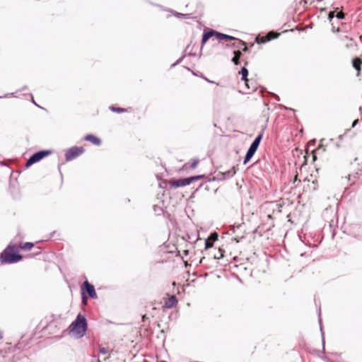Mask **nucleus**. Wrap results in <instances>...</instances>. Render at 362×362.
Here are the masks:
<instances>
[{"mask_svg": "<svg viewBox=\"0 0 362 362\" xmlns=\"http://www.w3.org/2000/svg\"><path fill=\"white\" fill-rule=\"evenodd\" d=\"M23 256L18 252L14 245L10 243L0 254V261L2 264H13L22 260Z\"/></svg>", "mask_w": 362, "mask_h": 362, "instance_id": "f257e3e1", "label": "nucleus"}, {"mask_svg": "<svg viewBox=\"0 0 362 362\" xmlns=\"http://www.w3.org/2000/svg\"><path fill=\"white\" fill-rule=\"evenodd\" d=\"M88 329L86 318L81 314H78L76 319L69 326V333H72L76 338L83 337Z\"/></svg>", "mask_w": 362, "mask_h": 362, "instance_id": "f03ea898", "label": "nucleus"}, {"mask_svg": "<svg viewBox=\"0 0 362 362\" xmlns=\"http://www.w3.org/2000/svg\"><path fill=\"white\" fill-rule=\"evenodd\" d=\"M81 292L83 303H86L88 298L91 299H96L98 298L94 286L87 280L83 283Z\"/></svg>", "mask_w": 362, "mask_h": 362, "instance_id": "7ed1b4c3", "label": "nucleus"}, {"mask_svg": "<svg viewBox=\"0 0 362 362\" xmlns=\"http://www.w3.org/2000/svg\"><path fill=\"white\" fill-rule=\"evenodd\" d=\"M51 153H52V151L49 150H40L39 151L34 153L27 160L25 166L26 168H29L34 163L39 162L40 160L43 159L45 157L49 156Z\"/></svg>", "mask_w": 362, "mask_h": 362, "instance_id": "20e7f679", "label": "nucleus"}, {"mask_svg": "<svg viewBox=\"0 0 362 362\" xmlns=\"http://www.w3.org/2000/svg\"><path fill=\"white\" fill-rule=\"evenodd\" d=\"M85 149L82 146H73L69 148L65 153V159L66 161H71L82 155Z\"/></svg>", "mask_w": 362, "mask_h": 362, "instance_id": "39448f33", "label": "nucleus"}, {"mask_svg": "<svg viewBox=\"0 0 362 362\" xmlns=\"http://www.w3.org/2000/svg\"><path fill=\"white\" fill-rule=\"evenodd\" d=\"M170 185L173 187L178 188L189 185V182L187 177H183L177 180H171L170 181Z\"/></svg>", "mask_w": 362, "mask_h": 362, "instance_id": "423d86ee", "label": "nucleus"}, {"mask_svg": "<svg viewBox=\"0 0 362 362\" xmlns=\"http://www.w3.org/2000/svg\"><path fill=\"white\" fill-rule=\"evenodd\" d=\"M258 148L252 146L250 144L249 148L247 149L246 154L245 156L244 160H243V164H247L251 158L253 157L255 153H256Z\"/></svg>", "mask_w": 362, "mask_h": 362, "instance_id": "0eeeda50", "label": "nucleus"}, {"mask_svg": "<svg viewBox=\"0 0 362 362\" xmlns=\"http://www.w3.org/2000/svg\"><path fill=\"white\" fill-rule=\"evenodd\" d=\"M213 36L216 37V30H210L209 31L204 32L202 35V46L201 50L202 49L203 46L207 42V41Z\"/></svg>", "mask_w": 362, "mask_h": 362, "instance_id": "6e6552de", "label": "nucleus"}, {"mask_svg": "<svg viewBox=\"0 0 362 362\" xmlns=\"http://www.w3.org/2000/svg\"><path fill=\"white\" fill-rule=\"evenodd\" d=\"M236 173V168L235 166L231 168L230 170L223 172V173H219L218 175H221L219 177L220 180H227L229 178L233 177Z\"/></svg>", "mask_w": 362, "mask_h": 362, "instance_id": "1a4fd4ad", "label": "nucleus"}, {"mask_svg": "<svg viewBox=\"0 0 362 362\" xmlns=\"http://www.w3.org/2000/svg\"><path fill=\"white\" fill-rule=\"evenodd\" d=\"M177 304V299L175 295H171L169 296L168 300L165 302L164 307L166 308H173L175 307Z\"/></svg>", "mask_w": 362, "mask_h": 362, "instance_id": "9d476101", "label": "nucleus"}, {"mask_svg": "<svg viewBox=\"0 0 362 362\" xmlns=\"http://www.w3.org/2000/svg\"><path fill=\"white\" fill-rule=\"evenodd\" d=\"M84 140H86L87 141H90L96 146H100L102 143L100 139H99L98 137L95 136L93 134H87L84 137Z\"/></svg>", "mask_w": 362, "mask_h": 362, "instance_id": "9b49d317", "label": "nucleus"}, {"mask_svg": "<svg viewBox=\"0 0 362 362\" xmlns=\"http://www.w3.org/2000/svg\"><path fill=\"white\" fill-rule=\"evenodd\" d=\"M233 40L235 41L233 43L227 44L226 45L228 47H230L232 48L236 49V50L240 51V49L243 47V45H245V42L238 38H236V40Z\"/></svg>", "mask_w": 362, "mask_h": 362, "instance_id": "f8f14e48", "label": "nucleus"}, {"mask_svg": "<svg viewBox=\"0 0 362 362\" xmlns=\"http://www.w3.org/2000/svg\"><path fill=\"white\" fill-rule=\"evenodd\" d=\"M216 37L218 40H224L226 41H232L233 40H236V37H235L232 35L219 33L218 31H216Z\"/></svg>", "mask_w": 362, "mask_h": 362, "instance_id": "ddd939ff", "label": "nucleus"}, {"mask_svg": "<svg viewBox=\"0 0 362 362\" xmlns=\"http://www.w3.org/2000/svg\"><path fill=\"white\" fill-rule=\"evenodd\" d=\"M352 64L353 67L357 71V76H359L362 60L360 58L356 57L353 59Z\"/></svg>", "mask_w": 362, "mask_h": 362, "instance_id": "4468645a", "label": "nucleus"}, {"mask_svg": "<svg viewBox=\"0 0 362 362\" xmlns=\"http://www.w3.org/2000/svg\"><path fill=\"white\" fill-rule=\"evenodd\" d=\"M266 128V126H264L263 128H262V132L256 136V138L254 139V141H252V143L251 144V145L258 148L259 144H260V142L262 139V137H263V134H264V130Z\"/></svg>", "mask_w": 362, "mask_h": 362, "instance_id": "2eb2a0df", "label": "nucleus"}, {"mask_svg": "<svg viewBox=\"0 0 362 362\" xmlns=\"http://www.w3.org/2000/svg\"><path fill=\"white\" fill-rule=\"evenodd\" d=\"M233 54L234 57L231 61L235 65H238L240 64V59L242 57V52L240 50H234Z\"/></svg>", "mask_w": 362, "mask_h": 362, "instance_id": "dca6fc26", "label": "nucleus"}, {"mask_svg": "<svg viewBox=\"0 0 362 362\" xmlns=\"http://www.w3.org/2000/svg\"><path fill=\"white\" fill-rule=\"evenodd\" d=\"M240 74H241V80L245 82V84L247 85V83L248 81L247 76H248V70L245 66H243L241 68L240 71Z\"/></svg>", "mask_w": 362, "mask_h": 362, "instance_id": "f3484780", "label": "nucleus"}, {"mask_svg": "<svg viewBox=\"0 0 362 362\" xmlns=\"http://www.w3.org/2000/svg\"><path fill=\"white\" fill-rule=\"evenodd\" d=\"M204 177V175H193L190 177H187L189 185H190L192 182L197 180H200Z\"/></svg>", "mask_w": 362, "mask_h": 362, "instance_id": "a211bd4d", "label": "nucleus"}, {"mask_svg": "<svg viewBox=\"0 0 362 362\" xmlns=\"http://www.w3.org/2000/svg\"><path fill=\"white\" fill-rule=\"evenodd\" d=\"M110 110L114 112H117V113H123V112H127V110L125 109V108H123V107H115L114 105H111L110 107Z\"/></svg>", "mask_w": 362, "mask_h": 362, "instance_id": "6ab92c4d", "label": "nucleus"}, {"mask_svg": "<svg viewBox=\"0 0 362 362\" xmlns=\"http://www.w3.org/2000/svg\"><path fill=\"white\" fill-rule=\"evenodd\" d=\"M34 246V244L30 242H26L22 245H21V249L25 251H28L31 250Z\"/></svg>", "mask_w": 362, "mask_h": 362, "instance_id": "aec40b11", "label": "nucleus"}, {"mask_svg": "<svg viewBox=\"0 0 362 362\" xmlns=\"http://www.w3.org/2000/svg\"><path fill=\"white\" fill-rule=\"evenodd\" d=\"M321 317H320V311L319 312V314H318V321H319V323H320V331H321V335H322V347H323V349H325V336H324V332H323V330H322V325H321Z\"/></svg>", "mask_w": 362, "mask_h": 362, "instance_id": "412c9836", "label": "nucleus"}, {"mask_svg": "<svg viewBox=\"0 0 362 362\" xmlns=\"http://www.w3.org/2000/svg\"><path fill=\"white\" fill-rule=\"evenodd\" d=\"M338 8H337L335 9V16L339 20H342L345 18V14L341 11H338Z\"/></svg>", "mask_w": 362, "mask_h": 362, "instance_id": "4be33fe9", "label": "nucleus"}, {"mask_svg": "<svg viewBox=\"0 0 362 362\" xmlns=\"http://www.w3.org/2000/svg\"><path fill=\"white\" fill-rule=\"evenodd\" d=\"M334 17H336L335 16V11H329V13H328V19L329 20L330 22L332 21V19Z\"/></svg>", "mask_w": 362, "mask_h": 362, "instance_id": "5701e85b", "label": "nucleus"}, {"mask_svg": "<svg viewBox=\"0 0 362 362\" xmlns=\"http://www.w3.org/2000/svg\"><path fill=\"white\" fill-rule=\"evenodd\" d=\"M213 246V243L210 242L209 240H205V249L210 248Z\"/></svg>", "mask_w": 362, "mask_h": 362, "instance_id": "b1692460", "label": "nucleus"}, {"mask_svg": "<svg viewBox=\"0 0 362 362\" xmlns=\"http://www.w3.org/2000/svg\"><path fill=\"white\" fill-rule=\"evenodd\" d=\"M199 162V159L193 160V161L192 162V164H191V168H195L197 166Z\"/></svg>", "mask_w": 362, "mask_h": 362, "instance_id": "393cba45", "label": "nucleus"}, {"mask_svg": "<svg viewBox=\"0 0 362 362\" xmlns=\"http://www.w3.org/2000/svg\"><path fill=\"white\" fill-rule=\"evenodd\" d=\"M249 51L250 49L247 47L246 42H245V45H243V47L240 49V52H248Z\"/></svg>", "mask_w": 362, "mask_h": 362, "instance_id": "a878e982", "label": "nucleus"}, {"mask_svg": "<svg viewBox=\"0 0 362 362\" xmlns=\"http://www.w3.org/2000/svg\"><path fill=\"white\" fill-rule=\"evenodd\" d=\"M184 59V56L181 57L180 59H178L176 62H175L174 64H173L171 65V67H175V66H177V64H179L180 63H181V62Z\"/></svg>", "mask_w": 362, "mask_h": 362, "instance_id": "bb28decb", "label": "nucleus"}, {"mask_svg": "<svg viewBox=\"0 0 362 362\" xmlns=\"http://www.w3.org/2000/svg\"><path fill=\"white\" fill-rule=\"evenodd\" d=\"M99 351L102 354H106L108 352L107 349L105 347H100Z\"/></svg>", "mask_w": 362, "mask_h": 362, "instance_id": "cd10ccee", "label": "nucleus"}, {"mask_svg": "<svg viewBox=\"0 0 362 362\" xmlns=\"http://www.w3.org/2000/svg\"><path fill=\"white\" fill-rule=\"evenodd\" d=\"M358 173H356L354 175H349L348 177V179H349V180H351L352 179H356V177H358Z\"/></svg>", "mask_w": 362, "mask_h": 362, "instance_id": "c85d7f7f", "label": "nucleus"}, {"mask_svg": "<svg viewBox=\"0 0 362 362\" xmlns=\"http://www.w3.org/2000/svg\"><path fill=\"white\" fill-rule=\"evenodd\" d=\"M272 95L273 96V98L276 100V101H279L280 100V98L279 96L276 94V93H272Z\"/></svg>", "mask_w": 362, "mask_h": 362, "instance_id": "c756f323", "label": "nucleus"}, {"mask_svg": "<svg viewBox=\"0 0 362 362\" xmlns=\"http://www.w3.org/2000/svg\"><path fill=\"white\" fill-rule=\"evenodd\" d=\"M279 107L281 108V109H285V110H291V111H295V110L292 109V108H288L283 105H279Z\"/></svg>", "mask_w": 362, "mask_h": 362, "instance_id": "7c9ffc66", "label": "nucleus"}, {"mask_svg": "<svg viewBox=\"0 0 362 362\" xmlns=\"http://www.w3.org/2000/svg\"><path fill=\"white\" fill-rule=\"evenodd\" d=\"M359 122V120L357 119H355L353 123H352V125H351V127L354 128L355 127Z\"/></svg>", "mask_w": 362, "mask_h": 362, "instance_id": "2f4dec72", "label": "nucleus"}, {"mask_svg": "<svg viewBox=\"0 0 362 362\" xmlns=\"http://www.w3.org/2000/svg\"><path fill=\"white\" fill-rule=\"evenodd\" d=\"M153 208H154V211H163V210H162V209H161L160 207H158V206H157L156 205H155V206H153Z\"/></svg>", "mask_w": 362, "mask_h": 362, "instance_id": "473e14b6", "label": "nucleus"}, {"mask_svg": "<svg viewBox=\"0 0 362 362\" xmlns=\"http://www.w3.org/2000/svg\"><path fill=\"white\" fill-rule=\"evenodd\" d=\"M188 55H189V56L195 57L197 54H196V52H193L192 51H190V52L188 53Z\"/></svg>", "mask_w": 362, "mask_h": 362, "instance_id": "72a5a7b5", "label": "nucleus"}, {"mask_svg": "<svg viewBox=\"0 0 362 362\" xmlns=\"http://www.w3.org/2000/svg\"><path fill=\"white\" fill-rule=\"evenodd\" d=\"M332 32H334V33L339 31V28L335 29L334 26H332Z\"/></svg>", "mask_w": 362, "mask_h": 362, "instance_id": "f704fd0d", "label": "nucleus"}, {"mask_svg": "<svg viewBox=\"0 0 362 362\" xmlns=\"http://www.w3.org/2000/svg\"><path fill=\"white\" fill-rule=\"evenodd\" d=\"M27 89H28V86H23V87L20 90V91L25 90H27Z\"/></svg>", "mask_w": 362, "mask_h": 362, "instance_id": "c9c22d12", "label": "nucleus"}, {"mask_svg": "<svg viewBox=\"0 0 362 362\" xmlns=\"http://www.w3.org/2000/svg\"><path fill=\"white\" fill-rule=\"evenodd\" d=\"M30 95L31 96L32 99H33V94H31V93H30ZM33 103L35 105H37V107H40V106H39L38 105H37V104H36V103L34 101V100H33Z\"/></svg>", "mask_w": 362, "mask_h": 362, "instance_id": "e433bc0d", "label": "nucleus"}, {"mask_svg": "<svg viewBox=\"0 0 362 362\" xmlns=\"http://www.w3.org/2000/svg\"><path fill=\"white\" fill-rule=\"evenodd\" d=\"M175 16H183V14L180 13H178V12H175Z\"/></svg>", "mask_w": 362, "mask_h": 362, "instance_id": "4c0bfd02", "label": "nucleus"}, {"mask_svg": "<svg viewBox=\"0 0 362 362\" xmlns=\"http://www.w3.org/2000/svg\"><path fill=\"white\" fill-rule=\"evenodd\" d=\"M203 78H204L206 81H208L209 83H214V81L209 80V78H206V77H203Z\"/></svg>", "mask_w": 362, "mask_h": 362, "instance_id": "58836bf2", "label": "nucleus"}, {"mask_svg": "<svg viewBox=\"0 0 362 362\" xmlns=\"http://www.w3.org/2000/svg\"><path fill=\"white\" fill-rule=\"evenodd\" d=\"M4 337L3 332L0 330V340L2 339Z\"/></svg>", "mask_w": 362, "mask_h": 362, "instance_id": "ea45409f", "label": "nucleus"}, {"mask_svg": "<svg viewBox=\"0 0 362 362\" xmlns=\"http://www.w3.org/2000/svg\"><path fill=\"white\" fill-rule=\"evenodd\" d=\"M8 95H11V96H13V97L16 96L14 93H11L9 95H6V97H8Z\"/></svg>", "mask_w": 362, "mask_h": 362, "instance_id": "a19ab883", "label": "nucleus"}, {"mask_svg": "<svg viewBox=\"0 0 362 362\" xmlns=\"http://www.w3.org/2000/svg\"><path fill=\"white\" fill-rule=\"evenodd\" d=\"M313 160H315L317 159L316 156H315V155H313Z\"/></svg>", "mask_w": 362, "mask_h": 362, "instance_id": "79ce46f5", "label": "nucleus"}, {"mask_svg": "<svg viewBox=\"0 0 362 362\" xmlns=\"http://www.w3.org/2000/svg\"><path fill=\"white\" fill-rule=\"evenodd\" d=\"M342 138H343V135H340V136H339V139H342Z\"/></svg>", "mask_w": 362, "mask_h": 362, "instance_id": "37998d69", "label": "nucleus"}, {"mask_svg": "<svg viewBox=\"0 0 362 362\" xmlns=\"http://www.w3.org/2000/svg\"><path fill=\"white\" fill-rule=\"evenodd\" d=\"M221 252H222V251H221V250H218V252H219V253H221ZM223 255L222 254H221V257H223Z\"/></svg>", "mask_w": 362, "mask_h": 362, "instance_id": "c03bdc74", "label": "nucleus"}, {"mask_svg": "<svg viewBox=\"0 0 362 362\" xmlns=\"http://www.w3.org/2000/svg\"><path fill=\"white\" fill-rule=\"evenodd\" d=\"M189 45H188V46L187 47V48H186L185 51H186L187 49H189Z\"/></svg>", "mask_w": 362, "mask_h": 362, "instance_id": "a18cd8bd", "label": "nucleus"}, {"mask_svg": "<svg viewBox=\"0 0 362 362\" xmlns=\"http://www.w3.org/2000/svg\"><path fill=\"white\" fill-rule=\"evenodd\" d=\"M144 319H146V317L143 316V321L144 320Z\"/></svg>", "mask_w": 362, "mask_h": 362, "instance_id": "49530a36", "label": "nucleus"}]
</instances>
